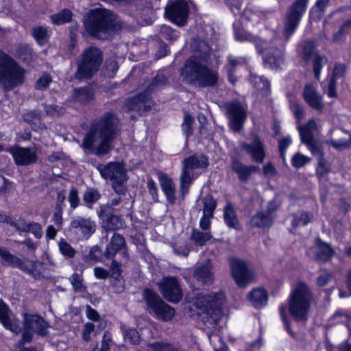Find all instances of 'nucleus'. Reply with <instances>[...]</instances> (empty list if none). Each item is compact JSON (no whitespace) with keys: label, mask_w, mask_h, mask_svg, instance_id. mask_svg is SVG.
<instances>
[{"label":"nucleus","mask_w":351,"mask_h":351,"mask_svg":"<svg viewBox=\"0 0 351 351\" xmlns=\"http://www.w3.org/2000/svg\"><path fill=\"white\" fill-rule=\"evenodd\" d=\"M119 123L115 114L110 112L93 122L89 130V149L99 156L107 154L111 150V143L117 136Z\"/></svg>","instance_id":"f257e3e1"},{"label":"nucleus","mask_w":351,"mask_h":351,"mask_svg":"<svg viewBox=\"0 0 351 351\" xmlns=\"http://www.w3.org/2000/svg\"><path fill=\"white\" fill-rule=\"evenodd\" d=\"M122 23L114 12L106 8L89 10V36L99 40L111 38L121 29Z\"/></svg>","instance_id":"f03ea898"},{"label":"nucleus","mask_w":351,"mask_h":351,"mask_svg":"<svg viewBox=\"0 0 351 351\" xmlns=\"http://www.w3.org/2000/svg\"><path fill=\"white\" fill-rule=\"evenodd\" d=\"M206 63L194 58L186 60L181 69V75L184 80L190 85L201 88L216 85L218 74L208 68Z\"/></svg>","instance_id":"7ed1b4c3"},{"label":"nucleus","mask_w":351,"mask_h":351,"mask_svg":"<svg viewBox=\"0 0 351 351\" xmlns=\"http://www.w3.org/2000/svg\"><path fill=\"white\" fill-rule=\"evenodd\" d=\"M25 71L8 54L0 51V88L11 90L25 82Z\"/></svg>","instance_id":"20e7f679"},{"label":"nucleus","mask_w":351,"mask_h":351,"mask_svg":"<svg viewBox=\"0 0 351 351\" xmlns=\"http://www.w3.org/2000/svg\"><path fill=\"white\" fill-rule=\"evenodd\" d=\"M313 294L308 286L300 282L292 291L289 300V311L296 321H306L308 317Z\"/></svg>","instance_id":"39448f33"},{"label":"nucleus","mask_w":351,"mask_h":351,"mask_svg":"<svg viewBox=\"0 0 351 351\" xmlns=\"http://www.w3.org/2000/svg\"><path fill=\"white\" fill-rule=\"evenodd\" d=\"M223 298V295L219 293L198 294L194 304L202 311V320L205 324L214 326L219 323L222 315L221 305Z\"/></svg>","instance_id":"423d86ee"},{"label":"nucleus","mask_w":351,"mask_h":351,"mask_svg":"<svg viewBox=\"0 0 351 351\" xmlns=\"http://www.w3.org/2000/svg\"><path fill=\"white\" fill-rule=\"evenodd\" d=\"M208 164L207 157L201 154L191 155L182 161V171L179 178V191L182 199L189 193V187L193 180L198 176L195 170L206 168Z\"/></svg>","instance_id":"0eeeda50"},{"label":"nucleus","mask_w":351,"mask_h":351,"mask_svg":"<svg viewBox=\"0 0 351 351\" xmlns=\"http://www.w3.org/2000/svg\"><path fill=\"white\" fill-rule=\"evenodd\" d=\"M0 257L7 265L19 268L35 279H40L43 276L44 266L40 261L22 260L1 246H0Z\"/></svg>","instance_id":"6e6552de"},{"label":"nucleus","mask_w":351,"mask_h":351,"mask_svg":"<svg viewBox=\"0 0 351 351\" xmlns=\"http://www.w3.org/2000/svg\"><path fill=\"white\" fill-rule=\"evenodd\" d=\"M143 298L147 308H149L156 317L162 322L171 320L175 315V310L167 304L160 295L151 289H145Z\"/></svg>","instance_id":"1a4fd4ad"},{"label":"nucleus","mask_w":351,"mask_h":351,"mask_svg":"<svg viewBox=\"0 0 351 351\" xmlns=\"http://www.w3.org/2000/svg\"><path fill=\"white\" fill-rule=\"evenodd\" d=\"M308 0H296L288 8L285 22L284 34L286 40L297 29L303 14L305 12Z\"/></svg>","instance_id":"9d476101"},{"label":"nucleus","mask_w":351,"mask_h":351,"mask_svg":"<svg viewBox=\"0 0 351 351\" xmlns=\"http://www.w3.org/2000/svg\"><path fill=\"white\" fill-rule=\"evenodd\" d=\"M255 46L263 59L270 68H278L283 61V47L278 48L275 45L269 44L261 38H254Z\"/></svg>","instance_id":"9b49d317"},{"label":"nucleus","mask_w":351,"mask_h":351,"mask_svg":"<svg viewBox=\"0 0 351 351\" xmlns=\"http://www.w3.org/2000/svg\"><path fill=\"white\" fill-rule=\"evenodd\" d=\"M189 14V5L186 0H175L165 8V15L179 27L186 25Z\"/></svg>","instance_id":"f8f14e48"},{"label":"nucleus","mask_w":351,"mask_h":351,"mask_svg":"<svg viewBox=\"0 0 351 351\" xmlns=\"http://www.w3.org/2000/svg\"><path fill=\"white\" fill-rule=\"evenodd\" d=\"M158 285L161 294L167 300L178 303L182 300V291L176 278H165Z\"/></svg>","instance_id":"ddd939ff"},{"label":"nucleus","mask_w":351,"mask_h":351,"mask_svg":"<svg viewBox=\"0 0 351 351\" xmlns=\"http://www.w3.org/2000/svg\"><path fill=\"white\" fill-rule=\"evenodd\" d=\"M230 263L232 276L239 287H245L253 281L254 273L249 269L245 262L232 258Z\"/></svg>","instance_id":"4468645a"},{"label":"nucleus","mask_w":351,"mask_h":351,"mask_svg":"<svg viewBox=\"0 0 351 351\" xmlns=\"http://www.w3.org/2000/svg\"><path fill=\"white\" fill-rule=\"evenodd\" d=\"M226 114L231 128L239 131L247 118L246 110L239 102H229L225 104Z\"/></svg>","instance_id":"2eb2a0df"},{"label":"nucleus","mask_w":351,"mask_h":351,"mask_svg":"<svg viewBox=\"0 0 351 351\" xmlns=\"http://www.w3.org/2000/svg\"><path fill=\"white\" fill-rule=\"evenodd\" d=\"M101 176L112 181L126 182L128 180L126 170L121 162H111L106 165L97 167Z\"/></svg>","instance_id":"dca6fc26"},{"label":"nucleus","mask_w":351,"mask_h":351,"mask_svg":"<svg viewBox=\"0 0 351 351\" xmlns=\"http://www.w3.org/2000/svg\"><path fill=\"white\" fill-rule=\"evenodd\" d=\"M153 106V101L147 90L127 99L124 103V108L128 111H136L141 114L142 112L149 110Z\"/></svg>","instance_id":"f3484780"},{"label":"nucleus","mask_w":351,"mask_h":351,"mask_svg":"<svg viewBox=\"0 0 351 351\" xmlns=\"http://www.w3.org/2000/svg\"><path fill=\"white\" fill-rule=\"evenodd\" d=\"M24 326L40 337L48 335L49 324L38 314H24Z\"/></svg>","instance_id":"a211bd4d"},{"label":"nucleus","mask_w":351,"mask_h":351,"mask_svg":"<svg viewBox=\"0 0 351 351\" xmlns=\"http://www.w3.org/2000/svg\"><path fill=\"white\" fill-rule=\"evenodd\" d=\"M10 152L12 154L16 165H30L36 163L38 160L36 151L30 147L15 146L10 148Z\"/></svg>","instance_id":"6ab92c4d"},{"label":"nucleus","mask_w":351,"mask_h":351,"mask_svg":"<svg viewBox=\"0 0 351 351\" xmlns=\"http://www.w3.org/2000/svg\"><path fill=\"white\" fill-rule=\"evenodd\" d=\"M241 147L251 156L253 161L263 162L266 154L264 145L258 136H255L251 143H242Z\"/></svg>","instance_id":"aec40b11"},{"label":"nucleus","mask_w":351,"mask_h":351,"mask_svg":"<svg viewBox=\"0 0 351 351\" xmlns=\"http://www.w3.org/2000/svg\"><path fill=\"white\" fill-rule=\"evenodd\" d=\"M302 96L305 102L313 110L322 112L324 108L322 96L313 84H306Z\"/></svg>","instance_id":"412c9836"},{"label":"nucleus","mask_w":351,"mask_h":351,"mask_svg":"<svg viewBox=\"0 0 351 351\" xmlns=\"http://www.w3.org/2000/svg\"><path fill=\"white\" fill-rule=\"evenodd\" d=\"M193 55L191 58L195 60L208 62L211 53V49L208 44L204 40L194 39L191 44Z\"/></svg>","instance_id":"4be33fe9"},{"label":"nucleus","mask_w":351,"mask_h":351,"mask_svg":"<svg viewBox=\"0 0 351 351\" xmlns=\"http://www.w3.org/2000/svg\"><path fill=\"white\" fill-rule=\"evenodd\" d=\"M0 322L6 329L16 335L19 334L21 331L19 324L10 319L9 308L1 299H0Z\"/></svg>","instance_id":"5701e85b"},{"label":"nucleus","mask_w":351,"mask_h":351,"mask_svg":"<svg viewBox=\"0 0 351 351\" xmlns=\"http://www.w3.org/2000/svg\"><path fill=\"white\" fill-rule=\"evenodd\" d=\"M232 169L235 172L240 181L247 182L250 176L260 170L259 167L255 165H245L238 160H234L232 163Z\"/></svg>","instance_id":"b1692460"},{"label":"nucleus","mask_w":351,"mask_h":351,"mask_svg":"<svg viewBox=\"0 0 351 351\" xmlns=\"http://www.w3.org/2000/svg\"><path fill=\"white\" fill-rule=\"evenodd\" d=\"M158 179L162 191L165 193L168 203L173 205L176 202V186L171 178L164 173L158 174Z\"/></svg>","instance_id":"393cba45"},{"label":"nucleus","mask_w":351,"mask_h":351,"mask_svg":"<svg viewBox=\"0 0 351 351\" xmlns=\"http://www.w3.org/2000/svg\"><path fill=\"white\" fill-rule=\"evenodd\" d=\"M125 240L123 236L119 234H114L110 243L106 246L105 256L110 259L125 246Z\"/></svg>","instance_id":"a878e982"},{"label":"nucleus","mask_w":351,"mask_h":351,"mask_svg":"<svg viewBox=\"0 0 351 351\" xmlns=\"http://www.w3.org/2000/svg\"><path fill=\"white\" fill-rule=\"evenodd\" d=\"M195 278L204 284H210L213 282L214 274L209 263L202 264L193 271Z\"/></svg>","instance_id":"bb28decb"},{"label":"nucleus","mask_w":351,"mask_h":351,"mask_svg":"<svg viewBox=\"0 0 351 351\" xmlns=\"http://www.w3.org/2000/svg\"><path fill=\"white\" fill-rule=\"evenodd\" d=\"M247 298L255 308H261L267 304L268 295L265 289L256 288L248 293Z\"/></svg>","instance_id":"cd10ccee"},{"label":"nucleus","mask_w":351,"mask_h":351,"mask_svg":"<svg viewBox=\"0 0 351 351\" xmlns=\"http://www.w3.org/2000/svg\"><path fill=\"white\" fill-rule=\"evenodd\" d=\"M275 216H271L263 210L258 212L250 219V224L256 228H269L274 222Z\"/></svg>","instance_id":"c85d7f7f"},{"label":"nucleus","mask_w":351,"mask_h":351,"mask_svg":"<svg viewBox=\"0 0 351 351\" xmlns=\"http://www.w3.org/2000/svg\"><path fill=\"white\" fill-rule=\"evenodd\" d=\"M102 62L101 51L97 47H89V77L99 70Z\"/></svg>","instance_id":"c756f323"},{"label":"nucleus","mask_w":351,"mask_h":351,"mask_svg":"<svg viewBox=\"0 0 351 351\" xmlns=\"http://www.w3.org/2000/svg\"><path fill=\"white\" fill-rule=\"evenodd\" d=\"M77 70L75 77L79 81L88 78V48L85 49L77 60Z\"/></svg>","instance_id":"7c9ffc66"},{"label":"nucleus","mask_w":351,"mask_h":351,"mask_svg":"<svg viewBox=\"0 0 351 351\" xmlns=\"http://www.w3.org/2000/svg\"><path fill=\"white\" fill-rule=\"evenodd\" d=\"M23 121L29 124L34 130L41 129L44 124L42 122L41 114L36 110L28 111L23 115Z\"/></svg>","instance_id":"2f4dec72"},{"label":"nucleus","mask_w":351,"mask_h":351,"mask_svg":"<svg viewBox=\"0 0 351 351\" xmlns=\"http://www.w3.org/2000/svg\"><path fill=\"white\" fill-rule=\"evenodd\" d=\"M223 219L229 228L239 229V221L230 202H228L224 208Z\"/></svg>","instance_id":"473e14b6"},{"label":"nucleus","mask_w":351,"mask_h":351,"mask_svg":"<svg viewBox=\"0 0 351 351\" xmlns=\"http://www.w3.org/2000/svg\"><path fill=\"white\" fill-rule=\"evenodd\" d=\"M250 81L253 86L262 95H266L269 92V82L263 77L251 74Z\"/></svg>","instance_id":"72a5a7b5"},{"label":"nucleus","mask_w":351,"mask_h":351,"mask_svg":"<svg viewBox=\"0 0 351 351\" xmlns=\"http://www.w3.org/2000/svg\"><path fill=\"white\" fill-rule=\"evenodd\" d=\"M89 319L93 323H89V334L93 331H101L106 327V322L101 318L99 314L89 306Z\"/></svg>","instance_id":"f704fd0d"},{"label":"nucleus","mask_w":351,"mask_h":351,"mask_svg":"<svg viewBox=\"0 0 351 351\" xmlns=\"http://www.w3.org/2000/svg\"><path fill=\"white\" fill-rule=\"evenodd\" d=\"M301 141L313 138V133L317 130V124L314 119H310L304 125H298Z\"/></svg>","instance_id":"c9c22d12"},{"label":"nucleus","mask_w":351,"mask_h":351,"mask_svg":"<svg viewBox=\"0 0 351 351\" xmlns=\"http://www.w3.org/2000/svg\"><path fill=\"white\" fill-rule=\"evenodd\" d=\"M333 254V250L328 243L319 241L315 252V258L320 261H328Z\"/></svg>","instance_id":"e433bc0d"},{"label":"nucleus","mask_w":351,"mask_h":351,"mask_svg":"<svg viewBox=\"0 0 351 351\" xmlns=\"http://www.w3.org/2000/svg\"><path fill=\"white\" fill-rule=\"evenodd\" d=\"M292 226L295 228L299 226L307 225L313 219V215L304 210L298 211L292 215Z\"/></svg>","instance_id":"4c0bfd02"},{"label":"nucleus","mask_w":351,"mask_h":351,"mask_svg":"<svg viewBox=\"0 0 351 351\" xmlns=\"http://www.w3.org/2000/svg\"><path fill=\"white\" fill-rule=\"evenodd\" d=\"M211 238L212 234L210 231H201L197 229H194L191 235V240L199 246L204 245Z\"/></svg>","instance_id":"58836bf2"},{"label":"nucleus","mask_w":351,"mask_h":351,"mask_svg":"<svg viewBox=\"0 0 351 351\" xmlns=\"http://www.w3.org/2000/svg\"><path fill=\"white\" fill-rule=\"evenodd\" d=\"M73 16L72 12L69 9H64L60 12L51 16L52 23L60 25L71 21Z\"/></svg>","instance_id":"ea45409f"},{"label":"nucleus","mask_w":351,"mask_h":351,"mask_svg":"<svg viewBox=\"0 0 351 351\" xmlns=\"http://www.w3.org/2000/svg\"><path fill=\"white\" fill-rule=\"evenodd\" d=\"M327 58L319 53H315L313 60V69L315 78L319 80L323 66L326 64Z\"/></svg>","instance_id":"a19ab883"},{"label":"nucleus","mask_w":351,"mask_h":351,"mask_svg":"<svg viewBox=\"0 0 351 351\" xmlns=\"http://www.w3.org/2000/svg\"><path fill=\"white\" fill-rule=\"evenodd\" d=\"M202 203L204 204L203 214L208 215V217H213V213L217 206V202L210 195H206L202 198Z\"/></svg>","instance_id":"79ce46f5"},{"label":"nucleus","mask_w":351,"mask_h":351,"mask_svg":"<svg viewBox=\"0 0 351 351\" xmlns=\"http://www.w3.org/2000/svg\"><path fill=\"white\" fill-rule=\"evenodd\" d=\"M32 35L40 45L45 44L49 36L47 28L41 26L33 27L32 29Z\"/></svg>","instance_id":"37998d69"},{"label":"nucleus","mask_w":351,"mask_h":351,"mask_svg":"<svg viewBox=\"0 0 351 351\" xmlns=\"http://www.w3.org/2000/svg\"><path fill=\"white\" fill-rule=\"evenodd\" d=\"M172 247L175 254L180 256H187L190 252L187 243L183 239H179L172 243Z\"/></svg>","instance_id":"c03bdc74"},{"label":"nucleus","mask_w":351,"mask_h":351,"mask_svg":"<svg viewBox=\"0 0 351 351\" xmlns=\"http://www.w3.org/2000/svg\"><path fill=\"white\" fill-rule=\"evenodd\" d=\"M301 141L308 147V148L311 150L313 155H314L315 156H317L318 158H320V157H323L320 145L319 143L315 140L314 138Z\"/></svg>","instance_id":"a18cd8bd"},{"label":"nucleus","mask_w":351,"mask_h":351,"mask_svg":"<svg viewBox=\"0 0 351 351\" xmlns=\"http://www.w3.org/2000/svg\"><path fill=\"white\" fill-rule=\"evenodd\" d=\"M193 118L189 113L186 112L184 114V121L182 124V130L186 135V141H188L189 137L193 134Z\"/></svg>","instance_id":"49530a36"},{"label":"nucleus","mask_w":351,"mask_h":351,"mask_svg":"<svg viewBox=\"0 0 351 351\" xmlns=\"http://www.w3.org/2000/svg\"><path fill=\"white\" fill-rule=\"evenodd\" d=\"M330 165L328 161H326L324 157H320V158H319L318 166L316 170V175L317 177L319 179L324 178L330 171Z\"/></svg>","instance_id":"de8ad7c7"},{"label":"nucleus","mask_w":351,"mask_h":351,"mask_svg":"<svg viewBox=\"0 0 351 351\" xmlns=\"http://www.w3.org/2000/svg\"><path fill=\"white\" fill-rule=\"evenodd\" d=\"M167 79L165 76L162 73H158L153 79L152 82L147 86V88L145 90H147L148 93L149 94L150 92L154 91L158 88L165 85Z\"/></svg>","instance_id":"09e8293b"},{"label":"nucleus","mask_w":351,"mask_h":351,"mask_svg":"<svg viewBox=\"0 0 351 351\" xmlns=\"http://www.w3.org/2000/svg\"><path fill=\"white\" fill-rule=\"evenodd\" d=\"M315 53V45L312 41H306L303 44L302 47V58L308 62L311 57L314 58Z\"/></svg>","instance_id":"8fccbe9b"},{"label":"nucleus","mask_w":351,"mask_h":351,"mask_svg":"<svg viewBox=\"0 0 351 351\" xmlns=\"http://www.w3.org/2000/svg\"><path fill=\"white\" fill-rule=\"evenodd\" d=\"M123 221L121 217L117 215L110 216L106 222V228L109 230H116L123 228Z\"/></svg>","instance_id":"3c124183"},{"label":"nucleus","mask_w":351,"mask_h":351,"mask_svg":"<svg viewBox=\"0 0 351 351\" xmlns=\"http://www.w3.org/2000/svg\"><path fill=\"white\" fill-rule=\"evenodd\" d=\"M71 226L73 228L80 229L84 234L88 233V220L82 217L74 218L71 223Z\"/></svg>","instance_id":"603ef678"},{"label":"nucleus","mask_w":351,"mask_h":351,"mask_svg":"<svg viewBox=\"0 0 351 351\" xmlns=\"http://www.w3.org/2000/svg\"><path fill=\"white\" fill-rule=\"evenodd\" d=\"M73 98L76 101L86 104L88 101V89L86 87L74 88Z\"/></svg>","instance_id":"864d4df0"},{"label":"nucleus","mask_w":351,"mask_h":351,"mask_svg":"<svg viewBox=\"0 0 351 351\" xmlns=\"http://www.w3.org/2000/svg\"><path fill=\"white\" fill-rule=\"evenodd\" d=\"M148 347L152 351H178L173 345L165 342L156 341L149 344Z\"/></svg>","instance_id":"5fc2aeb1"},{"label":"nucleus","mask_w":351,"mask_h":351,"mask_svg":"<svg viewBox=\"0 0 351 351\" xmlns=\"http://www.w3.org/2000/svg\"><path fill=\"white\" fill-rule=\"evenodd\" d=\"M45 113L50 117H59L65 112V109L58 105H45Z\"/></svg>","instance_id":"6e6d98bb"},{"label":"nucleus","mask_w":351,"mask_h":351,"mask_svg":"<svg viewBox=\"0 0 351 351\" xmlns=\"http://www.w3.org/2000/svg\"><path fill=\"white\" fill-rule=\"evenodd\" d=\"M59 250L64 256L68 258H73L75 256V250L64 239H62L59 242Z\"/></svg>","instance_id":"4d7b16f0"},{"label":"nucleus","mask_w":351,"mask_h":351,"mask_svg":"<svg viewBox=\"0 0 351 351\" xmlns=\"http://www.w3.org/2000/svg\"><path fill=\"white\" fill-rule=\"evenodd\" d=\"M122 271L121 263L116 260H113L110 267V273L111 277L117 280H119V279L121 278Z\"/></svg>","instance_id":"13d9d810"},{"label":"nucleus","mask_w":351,"mask_h":351,"mask_svg":"<svg viewBox=\"0 0 351 351\" xmlns=\"http://www.w3.org/2000/svg\"><path fill=\"white\" fill-rule=\"evenodd\" d=\"M125 341L130 343L136 345L140 342V336L135 329L130 328L126 330L124 335Z\"/></svg>","instance_id":"bf43d9fd"},{"label":"nucleus","mask_w":351,"mask_h":351,"mask_svg":"<svg viewBox=\"0 0 351 351\" xmlns=\"http://www.w3.org/2000/svg\"><path fill=\"white\" fill-rule=\"evenodd\" d=\"M10 225L14 227L17 231L20 232H27L29 223L27 222L24 219L19 218L17 220L12 219L9 221Z\"/></svg>","instance_id":"052dcab7"},{"label":"nucleus","mask_w":351,"mask_h":351,"mask_svg":"<svg viewBox=\"0 0 351 351\" xmlns=\"http://www.w3.org/2000/svg\"><path fill=\"white\" fill-rule=\"evenodd\" d=\"M208 338L211 344H213L215 351H227L224 348V343L221 339L216 334H211L208 335Z\"/></svg>","instance_id":"680f3d73"},{"label":"nucleus","mask_w":351,"mask_h":351,"mask_svg":"<svg viewBox=\"0 0 351 351\" xmlns=\"http://www.w3.org/2000/svg\"><path fill=\"white\" fill-rule=\"evenodd\" d=\"M309 160L310 159L308 157L298 153L292 157L291 163L294 167L300 168L308 163Z\"/></svg>","instance_id":"e2e57ef3"},{"label":"nucleus","mask_w":351,"mask_h":351,"mask_svg":"<svg viewBox=\"0 0 351 351\" xmlns=\"http://www.w3.org/2000/svg\"><path fill=\"white\" fill-rule=\"evenodd\" d=\"M346 71L345 64L337 63L335 64L331 80L337 81V79L343 77Z\"/></svg>","instance_id":"0e129e2a"},{"label":"nucleus","mask_w":351,"mask_h":351,"mask_svg":"<svg viewBox=\"0 0 351 351\" xmlns=\"http://www.w3.org/2000/svg\"><path fill=\"white\" fill-rule=\"evenodd\" d=\"M51 82V77L49 74H43L36 82L35 88L38 90L47 88Z\"/></svg>","instance_id":"69168bd1"},{"label":"nucleus","mask_w":351,"mask_h":351,"mask_svg":"<svg viewBox=\"0 0 351 351\" xmlns=\"http://www.w3.org/2000/svg\"><path fill=\"white\" fill-rule=\"evenodd\" d=\"M27 232L32 233L37 239L41 238L43 233L41 225L34 221L29 223Z\"/></svg>","instance_id":"338daca9"},{"label":"nucleus","mask_w":351,"mask_h":351,"mask_svg":"<svg viewBox=\"0 0 351 351\" xmlns=\"http://www.w3.org/2000/svg\"><path fill=\"white\" fill-rule=\"evenodd\" d=\"M18 53L21 58L28 64L33 57L32 49L27 46H21L18 50Z\"/></svg>","instance_id":"774afa93"}]
</instances>
